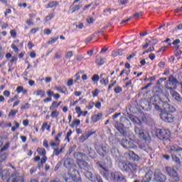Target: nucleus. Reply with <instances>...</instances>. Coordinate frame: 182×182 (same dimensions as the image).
Instances as JSON below:
<instances>
[{"instance_id":"obj_1","label":"nucleus","mask_w":182,"mask_h":182,"mask_svg":"<svg viewBox=\"0 0 182 182\" xmlns=\"http://www.w3.org/2000/svg\"><path fill=\"white\" fill-rule=\"evenodd\" d=\"M134 130L136 136H138L141 140L144 141L138 142L139 149L141 150L146 149V147H147V141L150 140V134L142 127H135Z\"/></svg>"},{"instance_id":"obj_2","label":"nucleus","mask_w":182,"mask_h":182,"mask_svg":"<svg viewBox=\"0 0 182 182\" xmlns=\"http://www.w3.org/2000/svg\"><path fill=\"white\" fill-rule=\"evenodd\" d=\"M119 167L122 171H124V173H127L128 174H134L137 173L139 166L134 162L123 161L119 163Z\"/></svg>"},{"instance_id":"obj_3","label":"nucleus","mask_w":182,"mask_h":182,"mask_svg":"<svg viewBox=\"0 0 182 182\" xmlns=\"http://www.w3.org/2000/svg\"><path fill=\"white\" fill-rule=\"evenodd\" d=\"M37 153L39 154V156H43L41 159V156H36L33 159V161L36 163L37 161H39L41 160V162L37 164V168L38 170H41L42 167H43V165L46 161H48V157L46 156V149L43 147H38L37 148Z\"/></svg>"},{"instance_id":"obj_4","label":"nucleus","mask_w":182,"mask_h":182,"mask_svg":"<svg viewBox=\"0 0 182 182\" xmlns=\"http://www.w3.org/2000/svg\"><path fill=\"white\" fill-rule=\"evenodd\" d=\"M156 137L162 141H170L171 139V132L166 129H158L155 132Z\"/></svg>"},{"instance_id":"obj_5","label":"nucleus","mask_w":182,"mask_h":182,"mask_svg":"<svg viewBox=\"0 0 182 182\" xmlns=\"http://www.w3.org/2000/svg\"><path fill=\"white\" fill-rule=\"evenodd\" d=\"M94 149L100 157L105 158L109 154V146L107 144L96 143L94 144Z\"/></svg>"},{"instance_id":"obj_6","label":"nucleus","mask_w":182,"mask_h":182,"mask_svg":"<svg viewBox=\"0 0 182 182\" xmlns=\"http://www.w3.org/2000/svg\"><path fill=\"white\" fill-rule=\"evenodd\" d=\"M165 170L169 176L170 181L171 182H179L180 181V177L178 176V173H177V171L175 170L173 168H171L170 166H166L165 168Z\"/></svg>"},{"instance_id":"obj_7","label":"nucleus","mask_w":182,"mask_h":182,"mask_svg":"<svg viewBox=\"0 0 182 182\" xmlns=\"http://www.w3.org/2000/svg\"><path fill=\"white\" fill-rule=\"evenodd\" d=\"M110 178L114 182H127L126 176L120 171H114L111 172Z\"/></svg>"},{"instance_id":"obj_8","label":"nucleus","mask_w":182,"mask_h":182,"mask_svg":"<svg viewBox=\"0 0 182 182\" xmlns=\"http://www.w3.org/2000/svg\"><path fill=\"white\" fill-rule=\"evenodd\" d=\"M96 166L101 176H102L105 180H109V169L107 168L106 164L103 163L102 164L100 162H97Z\"/></svg>"},{"instance_id":"obj_9","label":"nucleus","mask_w":182,"mask_h":182,"mask_svg":"<svg viewBox=\"0 0 182 182\" xmlns=\"http://www.w3.org/2000/svg\"><path fill=\"white\" fill-rule=\"evenodd\" d=\"M153 176L154 180L157 182H166L167 180V176L159 168L156 169L154 173L153 172Z\"/></svg>"},{"instance_id":"obj_10","label":"nucleus","mask_w":182,"mask_h":182,"mask_svg":"<svg viewBox=\"0 0 182 182\" xmlns=\"http://www.w3.org/2000/svg\"><path fill=\"white\" fill-rule=\"evenodd\" d=\"M80 0H74L72 4L70 6L68 12L69 14H75V12H77L83 8V4L82 3L77 4Z\"/></svg>"},{"instance_id":"obj_11","label":"nucleus","mask_w":182,"mask_h":182,"mask_svg":"<svg viewBox=\"0 0 182 182\" xmlns=\"http://www.w3.org/2000/svg\"><path fill=\"white\" fill-rule=\"evenodd\" d=\"M160 118L161 120L164 122H166V123H173L174 122V115H173L170 112H161V114H159Z\"/></svg>"},{"instance_id":"obj_12","label":"nucleus","mask_w":182,"mask_h":182,"mask_svg":"<svg viewBox=\"0 0 182 182\" xmlns=\"http://www.w3.org/2000/svg\"><path fill=\"white\" fill-rule=\"evenodd\" d=\"M63 178L65 182H82V178H77L75 175L70 174V173H64Z\"/></svg>"},{"instance_id":"obj_13","label":"nucleus","mask_w":182,"mask_h":182,"mask_svg":"<svg viewBox=\"0 0 182 182\" xmlns=\"http://www.w3.org/2000/svg\"><path fill=\"white\" fill-rule=\"evenodd\" d=\"M177 83V80L173 75H170L168 77V80L165 85V87L167 90L173 92L174 90L173 89V86H174Z\"/></svg>"},{"instance_id":"obj_14","label":"nucleus","mask_w":182,"mask_h":182,"mask_svg":"<svg viewBox=\"0 0 182 182\" xmlns=\"http://www.w3.org/2000/svg\"><path fill=\"white\" fill-rule=\"evenodd\" d=\"M62 134H63V132H60L57 134L56 136H54V141H51L50 143V146L51 147H59L60 146V138L62 137Z\"/></svg>"},{"instance_id":"obj_15","label":"nucleus","mask_w":182,"mask_h":182,"mask_svg":"<svg viewBox=\"0 0 182 182\" xmlns=\"http://www.w3.org/2000/svg\"><path fill=\"white\" fill-rule=\"evenodd\" d=\"M77 164L78 167L81 168V170H86V171H87V170H90V165H89V164H87V162H86V161L85 160H82V159L77 160Z\"/></svg>"},{"instance_id":"obj_16","label":"nucleus","mask_w":182,"mask_h":182,"mask_svg":"<svg viewBox=\"0 0 182 182\" xmlns=\"http://www.w3.org/2000/svg\"><path fill=\"white\" fill-rule=\"evenodd\" d=\"M152 178H153V171L149 170L145 174V176L144 177L142 181L136 180L134 182H150V181H151Z\"/></svg>"},{"instance_id":"obj_17","label":"nucleus","mask_w":182,"mask_h":182,"mask_svg":"<svg viewBox=\"0 0 182 182\" xmlns=\"http://www.w3.org/2000/svg\"><path fill=\"white\" fill-rule=\"evenodd\" d=\"M84 153H85L90 159H96L97 156V154L96 152L93 150L92 148H89L88 146H86Z\"/></svg>"},{"instance_id":"obj_18","label":"nucleus","mask_w":182,"mask_h":182,"mask_svg":"<svg viewBox=\"0 0 182 182\" xmlns=\"http://www.w3.org/2000/svg\"><path fill=\"white\" fill-rule=\"evenodd\" d=\"M126 154L129 156V160H132V161H139L140 160V156L132 151H128Z\"/></svg>"},{"instance_id":"obj_19","label":"nucleus","mask_w":182,"mask_h":182,"mask_svg":"<svg viewBox=\"0 0 182 182\" xmlns=\"http://www.w3.org/2000/svg\"><path fill=\"white\" fill-rule=\"evenodd\" d=\"M92 134H96V131L94 132H85L80 137V140H82V141H85V140H87L90 136H92Z\"/></svg>"},{"instance_id":"obj_20","label":"nucleus","mask_w":182,"mask_h":182,"mask_svg":"<svg viewBox=\"0 0 182 182\" xmlns=\"http://www.w3.org/2000/svg\"><path fill=\"white\" fill-rule=\"evenodd\" d=\"M130 120L134 124H136V126H140L139 127H141L143 129V127H141L142 122L141 119L134 115H132L130 117Z\"/></svg>"},{"instance_id":"obj_21","label":"nucleus","mask_w":182,"mask_h":182,"mask_svg":"<svg viewBox=\"0 0 182 182\" xmlns=\"http://www.w3.org/2000/svg\"><path fill=\"white\" fill-rule=\"evenodd\" d=\"M164 110L162 112H166L167 113H174L176 112V108L170 104H164Z\"/></svg>"},{"instance_id":"obj_22","label":"nucleus","mask_w":182,"mask_h":182,"mask_svg":"<svg viewBox=\"0 0 182 182\" xmlns=\"http://www.w3.org/2000/svg\"><path fill=\"white\" fill-rule=\"evenodd\" d=\"M103 117V114L102 113H98L96 114H94L91 117V120L94 122V123H97V122H99V120H100Z\"/></svg>"},{"instance_id":"obj_23","label":"nucleus","mask_w":182,"mask_h":182,"mask_svg":"<svg viewBox=\"0 0 182 182\" xmlns=\"http://www.w3.org/2000/svg\"><path fill=\"white\" fill-rule=\"evenodd\" d=\"M121 144L124 149H132V142L127 139H122Z\"/></svg>"},{"instance_id":"obj_24","label":"nucleus","mask_w":182,"mask_h":182,"mask_svg":"<svg viewBox=\"0 0 182 182\" xmlns=\"http://www.w3.org/2000/svg\"><path fill=\"white\" fill-rule=\"evenodd\" d=\"M115 129L119 132V133H122L124 136H126L127 133L124 132V129H123V125L120 123H116L114 124Z\"/></svg>"},{"instance_id":"obj_25","label":"nucleus","mask_w":182,"mask_h":182,"mask_svg":"<svg viewBox=\"0 0 182 182\" xmlns=\"http://www.w3.org/2000/svg\"><path fill=\"white\" fill-rule=\"evenodd\" d=\"M170 151L173 153H180V151H182V148L177 144H173L171 146Z\"/></svg>"},{"instance_id":"obj_26","label":"nucleus","mask_w":182,"mask_h":182,"mask_svg":"<svg viewBox=\"0 0 182 182\" xmlns=\"http://www.w3.org/2000/svg\"><path fill=\"white\" fill-rule=\"evenodd\" d=\"M56 6H59V1H51L48 2V4L46 5V9H49L50 8H56Z\"/></svg>"},{"instance_id":"obj_27","label":"nucleus","mask_w":182,"mask_h":182,"mask_svg":"<svg viewBox=\"0 0 182 182\" xmlns=\"http://www.w3.org/2000/svg\"><path fill=\"white\" fill-rule=\"evenodd\" d=\"M19 43V40H15L13 41V43L11 45V49H13L15 53L19 52V48H18V44Z\"/></svg>"},{"instance_id":"obj_28","label":"nucleus","mask_w":182,"mask_h":182,"mask_svg":"<svg viewBox=\"0 0 182 182\" xmlns=\"http://www.w3.org/2000/svg\"><path fill=\"white\" fill-rule=\"evenodd\" d=\"M85 176L88 178V180H90V181L96 182V176H93V173H92V172L87 171Z\"/></svg>"},{"instance_id":"obj_29","label":"nucleus","mask_w":182,"mask_h":182,"mask_svg":"<svg viewBox=\"0 0 182 182\" xmlns=\"http://www.w3.org/2000/svg\"><path fill=\"white\" fill-rule=\"evenodd\" d=\"M72 163H73V159L67 158L64 160L63 166L68 168L69 167H72Z\"/></svg>"},{"instance_id":"obj_30","label":"nucleus","mask_w":182,"mask_h":182,"mask_svg":"<svg viewBox=\"0 0 182 182\" xmlns=\"http://www.w3.org/2000/svg\"><path fill=\"white\" fill-rule=\"evenodd\" d=\"M16 93H22L23 95H26L28 93V90L23 89V87L22 86H18L16 89Z\"/></svg>"},{"instance_id":"obj_31","label":"nucleus","mask_w":182,"mask_h":182,"mask_svg":"<svg viewBox=\"0 0 182 182\" xmlns=\"http://www.w3.org/2000/svg\"><path fill=\"white\" fill-rule=\"evenodd\" d=\"M112 55L113 58H116V56H122L123 55V49L119 48L112 52Z\"/></svg>"},{"instance_id":"obj_32","label":"nucleus","mask_w":182,"mask_h":182,"mask_svg":"<svg viewBox=\"0 0 182 182\" xmlns=\"http://www.w3.org/2000/svg\"><path fill=\"white\" fill-rule=\"evenodd\" d=\"M45 130H47V132H50V125L48 124V122H43V125L41 126V132L43 133Z\"/></svg>"},{"instance_id":"obj_33","label":"nucleus","mask_w":182,"mask_h":182,"mask_svg":"<svg viewBox=\"0 0 182 182\" xmlns=\"http://www.w3.org/2000/svg\"><path fill=\"white\" fill-rule=\"evenodd\" d=\"M172 160L176 163V166H181V161L180 160V158L177 156L176 154H172Z\"/></svg>"},{"instance_id":"obj_34","label":"nucleus","mask_w":182,"mask_h":182,"mask_svg":"<svg viewBox=\"0 0 182 182\" xmlns=\"http://www.w3.org/2000/svg\"><path fill=\"white\" fill-rule=\"evenodd\" d=\"M95 63H97V65H98V66H102V65H105V58H103L100 56H97Z\"/></svg>"},{"instance_id":"obj_35","label":"nucleus","mask_w":182,"mask_h":182,"mask_svg":"<svg viewBox=\"0 0 182 182\" xmlns=\"http://www.w3.org/2000/svg\"><path fill=\"white\" fill-rule=\"evenodd\" d=\"M0 176L1 178H5V177H8L9 176V171H8V169H4L0 172Z\"/></svg>"},{"instance_id":"obj_36","label":"nucleus","mask_w":182,"mask_h":182,"mask_svg":"<svg viewBox=\"0 0 182 182\" xmlns=\"http://www.w3.org/2000/svg\"><path fill=\"white\" fill-rule=\"evenodd\" d=\"M173 99L177 100V102H181V100H182L181 96L177 92H173Z\"/></svg>"},{"instance_id":"obj_37","label":"nucleus","mask_w":182,"mask_h":182,"mask_svg":"<svg viewBox=\"0 0 182 182\" xmlns=\"http://www.w3.org/2000/svg\"><path fill=\"white\" fill-rule=\"evenodd\" d=\"M36 96H40V97H45V90H37L36 92Z\"/></svg>"},{"instance_id":"obj_38","label":"nucleus","mask_w":182,"mask_h":182,"mask_svg":"<svg viewBox=\"0 0 182 182\" xmlns=\"http://www.w3.org/2000/svg\"><path fill=\"white\" fill-rule=\"evenodd\" d=\"M55 90L59 92V93H66V91L68 90L66 89V87H56Z\"/></svg>"},{"instance_id":"obj_39","label":"nucleus","mask_w":182,"mask_h":182,"mask_svg":"<svg viewBox=\"0 0 182 182\" xmlns=\"http://www.w3.org/2000/svg\"><path fill=\"white\" fill-rule=\"evenodd\" d=\"M62 151H63V147H61L60 149L58 148H56L53 151V154L54 156H59V154H60Z\"/></svg>"},{"instance_id":"obj_40","label":"nucleus","mask_w":182,"mask_h":182,"mask_svg":"<svg viewBox=\"0 0 182 182\" xmlns=\"http://www.w3.org/2000/svg\"><path fill=\"white\" fill-rule=\"evenodd\" d=\"M12 182H25V179H23V177L22 176H16Z\"/></svg>"},{"instance_id":"obj_41","label":"nucleus","mask_w":182,"mask_h":182,"mask_svg":"<svg viewBox=\"0 0 182 182\" xmlns=\"http://www.w3.org/2000/svg\"><path fill=\"white\" fill-rule=\"evenodd\" d=\"M11 144L9 142H7L4 144V146L0 149V153H3V151H6L8 149H9V146Z\"/></svg>"},{"instance_id":"obj_42","label":"nucleus","mask_w":182,"mask_h":182,"mask_svg":"<svg viewBox=\"0 0 182 182\" xmlns=\"http://www.w3.org/2000/svg\"><path fill=\"white\" fill-rule=\"evenodd\" d=\"M111 154L112 157H117V154H119V151L114 147L111 149Z\"/></svg>"},{"instance_id":"obj_43","label":"nucleus","mask_w":182,"mask_h":182,"mask_svg":"<svg viewBox=\"0 0 182 182\" xmlns=\"http://www.w3.org/2000/svg\"><path fill=\"white\" fill-rule=\"evenodd\" d=\"M80 119H75L73 121V122L72 124H70V127H72V129H73V127H75V126H80Z\"/></svg>"},{"instance_id":"obj_44","label":"nucleus","mask_w":182,"mask_h":182,"mask_svg":"<svg viewBox=\"0 0 182 182\" xmlns=\"http://www.w3.org/2000/svg\"><path fill=\"white\" fill-rule=\"evenodd\" d=\"M100 83L101 85H105V86H107L109 85V78L105 79V78H102L100 80Z\"/></svg>"},{"instance_id":"obj_45","label":"nucleus","mask_w":182,"mask_h":182,"mask_svg":"<svg viewBox=\"0 0 182 182\" xmlns=\"http://www.w3.org/2000/svg\"><path fill=\"white\" fill-rule=\"evenodd\" d=\"M58 116H59V111L54 110V111L51 112L50 117L53 119H55V118L58 117Z\"/></svg>"},{"instance_id":"obj_46","label":"nucleus","mask_w":182,"mask_h":182,"mask_svg":"<svg viewBox=\"0 0 182 182\" xmlns=\"http://www.w3.org/2000/svg\"><path fill=\"white\" fill-rule=\"evenodd\" d=\"M100 77H99V75L95 74L92 77V80L94 82V83H97L99 82V80Z\"/></svg>"},{"instance_id":"obj_47","label":"nucleus","mask_w":182,"mask_h":182,"mask_svg":"<svg viewBox=\"0 0 182 182\" xmlns=\"http://www.w3.org/2000/svg\"><path fill=\"white\" fill-rule=\"evenodd\" d=\"M58 39H59L58 36L55 38H51L50 40L48 41V44L52 45L53 43H55L58 41Z\"/></svg>"},{"instance_id":"obj_48","label":"nucleus","mask_w":182,"mask_h":182,"mask_svg":"<svg viewBox=\"0 0 182 182\" xmlns=\"http://www.w3.org/2000/svg\"><path fill=\"white\" fill-rule=\"evenodd\" d=\"M6 159H8V154L4 153V154L0 155V160H1L2 163H4V161H5V160H6Z\"/></svg>"},{"instance_id":"obj_49","label":"nucleus","mask_w":182,"mask_h":182,"mask_svg":"<svg viewBox=\"0 0 182 182\" xmlns=\"http://www.w3.org/2000/svg\"><path fill=\"white\" fill-rule=\"evenodd\" d=\"M114 92L116 94L122 93V92H123V88H122L120 86L116 87L114 90Z\"/></svg>"},{"instance_id":"obj_50","label":"nucleus","mask_w":182,"mask_h":182,"mask_svg":"<svg viewBox=\"0 0 182 182\" xmlns=\"http://www.w3.org/2000/svg\"><path fill=\"white\" fill-rule=\"evenodd\" d=\"M93 107H95V102H90L88 103V105L86 107V109H87V110H92V109H93Z\"/></svg>"},{"instance_id":"obj_51","label":"nucleus","mask_w":182,"mask_h":182,"mask_svg":"<svg viewBox=\"0 0 182 182\" xmlns=\"http://www.w3.org/2000/svg\"><path fill=\"white\" fill-rule=\"evenodd\" d=\"M19 97V95H14L13 97L10 98L8 101L7 103H12V102H15V100H16V99H18Z\"/></svg>"},{"instance_id":"obj_52","label":"nucleus","mask_w":182,"mask_h":182,"mask_svg":"<svg viewBox=\"0 0 182 182\" xmlns=\"http://www.w3.org/2000/svg\"><path fill=\"white\" fill-rule=\"evenodd\" d=\"M31 107V104L26 103L25 105L21 107V110H26V109H29Z\"/></svg>"},{"instance_id":"obj_53","label":"nucleus","mask_w":182,"mask_h":182,"mask_svg":"<svg viewBox=\"0 0 182 182\" xmlns=\"http://www.w3.org/2000/svg\"><path fill=\"white\" fill-rule=\"evenodd\" d=\"M54 107H56V108L59 107V105H58V102H55V101L53 102V103H52L51 106H50L49 109H50V110H53Z\"/></svg>"},{"instance_id":"obj_54","label":"nucleus","mask_w":182,"mask_h":182,"mask_svg":"<svg viewBox=\"0 0 182 182\" xmlns=\"http://www.w3.org/2000/svg\"><path fill=\"white\" fill-rule=\"evenodd\" d=\"M53 18H55V15L53 14H50L48 16H46L45 18V22H48V21L53 19Z\"/></svg>"},{"instance_id":"obj_55","label":"nucleus","mask_w":182,"mask_h":182,"mask_svg":"<svg viewBox=\"0 0 182 182\" xmlns=\"http://www.w3.org/2000/svg\"><path fill=\"white\" fill-rule=\"evenodd\" d=\"M72 56H73V51H68L65 54V59H70V58H72Z\"/></svg>"},{"instance_id":"obj_56","label":"nucleus","mask_w":182,"mask_h":182,"mask_svg":"<svg viewBox=\"0 0 182 182\" xmlns=\"http://www.w3.org/2000/svg\"><path fill=\"white\" fill-rule=\"evenodd\" d=\"M10 35L11 38H14V39H16V30H11L10 31Z\"/></svg>"},{"instance_id":"obj_57","label":"nucleus","mask_w":182,"mask_h":182,"mask_svg":"<svg viewBox=\"0 0 182 182\" xmlns=\"http://www.w3.org/2000/svg\"><path fill=\"white\" fill-rule=\"evenodd\" d=\"M87 111H81V113H79L77 117H80V116H83V117H86L87 116Z\"/></svg>"},{"instance_id":"obj_58","label":"nucleus","mask_w":182,"mask_h":182,"mask_svg":"<svg viewBox=\"0 0 182 182\" xmlns=\"http://www.w3.org/2000/svg\"><path fill=\"white\" fill-rule=\"evenodd\" d=\"M3 95L5 97H9V96H11V92L9 90H4L3 92Z\"/></svg>"},{"instance_id":"obj_59","label":"nucleus","mask_w":182,"mask_h":182,"mask_svg":"<svg viewBox=\"0 0 182 182\" xmlns=\"http://www.w3.org/2000/svg\"><path fill=\"white\" fill-rule=\"evenodd\" d=\"M16 113H18L17 109H11L9 114V116H16Z\"/></svg>"},{"instance_id":"obj_60","label":"nucleus","mask_w":182,"mask_h":182,"mask_svg":"<svg viewBox=\"0 0 182 182\" xmlns=\"http://www.w3.org/2000/svg\"><path fill=\"white\" fill-rule=\"evenodd\" d=\"M100 90H98V89H96V90H95V91H92V96H93V97H97V96L99 95V93H100Z\"/></svg>"},{"instance_id":"obj_61","label":"nucleus","mask_w":182,"mask_h":182,"mask_svg":"<svg viewBox=\"0 0 182 182\" xmlns=\"http://www.w3.org/2000/svg\"><path fill=\"white\" fill-rule=\"evenodd\" d=\"M128 2L129 0H118V4H119V5H126Z\"/></svg>"},{"instance_id":"obj_62","label":"nucleus","mask_w":182,"mask_h":182,"mask_svg":"<svg viewBox=\"0 0 182 182\" xmlns=\"http://www.w3.org/2000/svg\"><path fill=\"white\" fill-rule=\"evenodd\" d=\"M43 146L45 147V149H49V144L48 143V140L45 139L43 141Z\"/></svg>"},{"instance_id":"obj_63","label":"nucleus","mask_w":182,"mask_h":182,"mask_svg":"<svg viewBox=\"0 0 182 182\" xmlns=\"http://www.w3.org/2000/svg\"><path fill=\"white\" fill-rule=\"evenodd\" d=\"M16 126L11 127V132H15L16 129H19V123L15 122Z\"/></svg>"},{"instance_id":"obj_64","label":"nucleus","mask_w":182,"mask_h":182,"mask_svg":"<svg viewBox=\"0 0 182 182\" xmlns=\"http://www.w3.org/2000/svg\"><path fill=\"white\" fill-rule=\"evenodd\" d=\"M95 178L97 182H103V179H102V177L100 176V175L99 174L95 175Z\"/></svg>"}]
</instances>
